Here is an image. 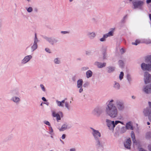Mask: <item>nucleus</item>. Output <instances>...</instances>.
Returning a JSON list of instances; mask_svg holds the SVG:
<instances>
[{
	"mask_svg": "<svg viewBox=\"0 0 151 151\" xmlns=\"http://www.w3.org/2000/svg\"><path fill=\"white\" fill-rule=\"evenodd\" d=\"M117 108L119 111L123 110L124 108L123 102L119 100L111 99L106 108V114L111 118H116L118 115Z\"/></svg>",
	"mask_w": 151,
	"mask_h": 151,
	"instance_id": "1",
	"label": "nucleus"
},
{
	"mask_svg": "<svg viewBox=\"0 0 151 151\" xmlns=\"http://www.w3.org/2000/svg\"><path fill=\"white\" fill-rule=\"evenodd\" d=\"M145 62L147 64L142 63L141 64V67L143 70L151 71V55L147 57Z\"/></svg>",
	"mask_w": 151,
	"mask_h": 151,
	"instance_id": "2",
	"label": "nucleus"
},
{
	"mask_svg": "<svg viewBox=\"0 0 151 151\" xmlns=\"http://www.w3.org/2000/svg\"><path fill=\"white\" fill-rule=\"evenodd\" d=\"M106 125L109 129L111 130H113L116 125L119 123H120L123 124V122L119 121H116L114 122V121H111L109 119H107L106 120Z\"/></svg>",
	"mask_w": 151,
	"mask_h": 151,
	"instance_id": "3",
	"label": "nucleus"
},
{
	"mask_svg": "<svg viewBox=\"0 0 151 151\" xmlns=\"http://www.w3.org/2000/svg\"><path fill=\"white\" fill-rule=\"evenodd\" d=\"M103 112V110L102 109L99 107H96L93 110L92 113L97 116H99L102 114Z\"/></svg>",
	"mask_w": 151,
	"mask_h": 151,
	"instance_id": "4",
	"label": "nucleus"
},
{
	"mask_svg": "<svg viewBox=\"0 0 151 151\" xmlns=\"http://www.w3.org/2000/svg\"><path fill=\"white\" fill-rule=\"evenodd\" d=\"M52 114L53 117H56L57 121L60 120L61 119L60 117H62L63 116V115L62 112L61 111H59L58 113H56V112L53 111H52Z\"/></svg>",
	"mask_w": 151,
	"mask_h": 151,
	"instance_id": "5",
	"label": "nucleus"
},
{
	"mask_svg": "<svg viewBox=\"0 0 151 151\" xmlns=\"http://www.w3.org/2000/svg\"><path fill=\"white\" fill-rule=\"evenodd\" d=\"M144 79L145 84H147L150 82L151 79V76L147 72H145L144 74Z\"/></svg>",
	"mask_w": 151,
	"mask_h": 151,
	"instance_id": "6",
	"label": "nucleus"
},
{
	"mask_svg": "<svg viewBox=\"0 0 151 151\" xmlns=\"http://www.w3.org/2000/svg\"><path fill=\"white\" fill-rule=\"evenodd\" d=\"M142 91L147 94L151 93V84L144 86L142 88Z\"/></svg>",
	"mask_w": 151,
	"mask_h": 151,
	"instance_id": "7",
	"label": "nucleus"
},
{
	"mask_svg": "<svg viewBox=\"0 0 151 151\" xmlns=\"http://www.w3.org/2000/svg\"><path fill=\"white\" fill-rule=\"evenodd\" d=\"M91 129L93 131L92 134L95 139L97 140L98 137H101V134L98 130H96L92 128H91Z\"/></svg>",
	"mask_w": 151,
	"mask_h": 151,
	"instance_id": "8",
	"label": "nucleus"
},
{
	"mask_svg": "<svg viewBox=\"0 0 151 151\" xmlns=\"http://www.w3.org/2000/svg\"><path fill=\"white\" fill-rule=\"evenodd\" d=\"M131 145V141L130 138L127 139L124 142V145L125 147L127 149H130Z\"/></svg>",
	"mask_w": 151,
	"mask_h": 151,
	"instance_id": "9",
	"label": "nucleus"
},
{
	"mask_svg": "<svg viewBox=\"0 0 151 151\" xmlns=\"http://www.w3.org/2000/svg\"><path fill=\"white\" fill-rule=\"evenodd\" d=\"M32 56L31 55L26 56L22 61V64H25L28 62L32 58Z\"/></svg>",
	"mask_w": 151,
	"mask_h": 151,
	"instance_id": "10",
	"label": "nucleus"
},
{
	"mask_svg": "<svg viewBox=\"0 0 151 151\" xmlns=\"http://www.w3.org/2000/svg\"><path fill=\"white\" fill-rule=\"evenodd\" d=\"M96 145L99 150H103L104 146L98 139L96 140Z\"/></svg>",
	"mask_w": 151,
	"mask_h": 151,
	"instance_id": "11",
	"label": "nucleus"
},
{
	"mask_svg": "<svg viewBox=\"0 0 151 151\" xmlns=\"http://www.w3.org/2000/svg\"><path fill=\"white\" fill-rule=\"evenodd\" d=\"M55 102L57 106L59 107H63L64 106L65 100H63L61 101H59L58 100H56L55 101Z\"/></svg>",
	"mask_w": 151,
	"mask_h": 151,
	"instance_id": "12",
	"label": "nucleus"
},
{
	"mask_svg": "<svg viewBox=\"0 0 151 151\" xmlns=\"http://www.w3.org/2000/svg\"><path fill=\"white\" fill-rule=\"evenodd\" d=\"M133 4L135 8H137L142 5L143 2L142 1H137L134 2Z\"/></svg>",
	"mask_w": 151,
	"mask_h": 151,
	"instance_id": "13",
	"label": "nucleus"
},
{
	"mask_svg": "<svg viewBox=\"0 0 151 151\" xmlns=\"http://www.w3.org/2000/svg\"><path fill=\"white\" fill-rule=\"evenodd\" d=\"M87 35L90 39H93L95 37L96 34L94 32H88Z\"/></svg>",
	"mask_w": 151,
	"mask_h": 151,
	"instance_id": "14",
	"label": "nucleus"
},
{
	"mask_svg": "<svg viewBox=\"0 0 151 151\" xmlns=\"http://www.w3.org/2000/svg\"><path fill=\"white\" fill-rule=\"evenodd\" d=\"M95 64L99 68H102L105 66L106 63H101L98 62H96Z\"/></svg>",
	"mask_w": 151,
	"mask_h": 151,
	"instance_id": "15",
	"label": "nucleus"
},
{
	"mask_svg": "<svg viewBox=\"0 0 151 151\" xmlns=\"http://www.w3.org/2000/svg\"><path fill=\"white\" fill-rule=\"evenodd\" d=\"M150 110L148 108L144 109L143 111L144 115L145 116H148L149 115Z\"/></svg>",
	"mask_w": 151,
	"mask_h": 151,
	"instance_id": "16",
	"label": "nucleus"
},
{
	"mask_svg": "<svg viewBox=\"0 0 151 151\" xmlns=\"http://www.w3.org/2000/svg\"><path fill=\"white\" fill-rule=\"evenodd\" d=\"M11 100L16 104H18L20 101V99L19 97L14 96L12 97Z\"/></svg>",
	"mask_w": 151,
	"mask_h": 151,
	"instance_id": "17",
	"label": "nucleus"
},
{
	"mask_svg": "<svg viewBox=\"0 0 151 151\" xmlns=\"http://www.w3.org/2000/svg\"><path fill=\"white\" fill-rule=\"evenodd\" d=\"M83 81L81 79H79L77 81V86L78 88L82 87Z\"/></svg>",
	"mask_w": 151,
	"mask_h": 151,
	"instance_id": "18",
	"label": "nucleus"
},
{
	"mask_svg": "<svg viewBox=\"0 0 151 151\" xmlns=\"http://www.w3.org/2000/svg\"><path fill=\"white\" fill-rule=\"evenodd\" d=\"M68 128V125L67 124H64L61 126V128L59 129L60 131H63L66 129Z\"/></svg>",
	"mask_w": 151,
	"mask_h": 151,
	"instance_id": "19",
	"label": "nucleus"
},
{
	"mask_svg": "<svg viewBox=\"0 0 151 151\" xmlns=\"http://www.w3.org/2000/svg\"><path fill=\"white\" fill-rule=\"evenodd\" d=\"M126 127L127 129L133 130L132 126L130 122H129L127 123Z\"/></svg>",
	"mask_w": 151,
	"mask_h": 151,
	"instance_id": "20",
	"label": "nucleus"
},
{
	"mask_svg": "<svg viewBox=\"0 0 151 151\" xmlns=\"http://www.w3.org/2000/svg\"><path fill=\"white\" fill-rule=\"evenodd\" d=\"M86 77L87 78H89L92 76V72L91 70H88L86 72Z\"/></svg>",
	"mask_w": 151,
	"mask_h": 151,
	"instance_id": "21",
	"label": "nucleus"
},
{
	"mask_svg": "<svg viewBox=\"0 0 151 151\" xmlns=\"http://www.w3.org/2000/svg\"><path fill=\"white\" fill-rule=\"evenodd\" d=\"M113 31L112 30L110 32H109V33H107L104 36V38H107L108 37H109L110 36H112L113 35Z\"/></svg>",
	"mask_w": 151,
	"mask_h": 151,
	"instance_id": "22",
	"label": "nucleus"
},
{
	"mask_svg": "<svg viewBox=\"0 0 151 151\" xmlns=\"http://www.w3.org/2000/svg\"><path fill=\"white\" fill-rule=\"evenodd\" d=\"M131 136L132 138V141L133 143H135V142H136V141L135 139V135L133 132L132 131L131 132Z\"/></svg>",
	"mask_w": 151,
	"mask_h": 151,
	"instance_id": "23",
	"label": "nucleus"
},
{
	"mask_svg": "<svg viewBox=\"0 0 151 151\" xmlns=\"http://www.w3.org/2000/svg\"><path fill=\"white\" fill-rule=\"evenodd\" d=\"M114 87L117 89H119L120 88V85L119 83L116 82H114Z\"/></svg>",
	"mask_w": 151,
	"mask_h": 151,
	"instance_id": "24",
	"label": "nucleus"
},
{
	"mask_svg": "<svg viewBox=\"0 0 151 151\" xmlns=\"http://www.w3.org/2000/svg\"><path fill=\"white\" fill-rule=\"evenodd\" d=\"M141 42L140 40H136L135 42H132V45H137L140 43H141Z\"/></svg>",
	"mask_w": 151,
	"mask_h": 151,
	"instance_id": "25",
	"label": "nucleus"
},
{
	"mask_svg": "<svg viewBox=\"0 0 151 151\" xmlns=\"http://www.w3.org/2000/svg\"><path fill=\"white\" fill-rule=\"evenodd\" d=\"M108 72L109 73H111L114 70V68L112 67H109L108 68Z\"/></svg>",
	"mask_w": 151,
	"mask_h": 151,
	"instance_id": "26",
	"label": "nucleus"
},
{
	"mask_svg": "<svg viewBox=\"0 0 151 151\" xmlns=\"http://www.w3.org/2000/svg\"><path fill=\"white\" fill-rule=\"evenodd\" d=\"M37 48V44L34 43L32 47V50H34Z\"/></svg>",
	"mask_w": 151,
	"mask_h": 151,
	"instance_id": "27",
	"label": "nucleus"
},
{
	"mask_svg": "<svg viewBox=\"0 0 151 151\" xmlns=\"http://www.w3.org/2000/svg\"><path fill=\"white\" fill-rule=\"evenodd\" d=\"M65 106L66 108L68 110H69L70 109V106L69 105L68 103L67 102H65Z\"/></svg>",
	"mask_w": 151,
	"mask_h": 151,
	"instance_id": "28",
	"label": "nucleus"
},
{
	"mask_svg": "<svg viewBox=\"0 0 151 151\" xmlns=\"http://www.w3.org/2000/svg\"><path fill=\"white\" fill-rule=\"evenodd\" d=\"M124 76V73L122 72H121L119 75V79L121 80L123 78Z\"/></svg>",
	"mask_w": 151,
	"mask_h": 151,
	"instance_id": "29",
	"label": "nucleus"
},
{
	"mask_svg": "<svg viewBox=\"0 0 151 151\" xmlns=\"http://www.w3.org/2000/svg\"><path fill=\"white\" fill-rule=\"evenodd\" d=\"M38 42V40L36 34H35L34 43L37 44V42Z\"/></svg>",
	"mask_w": 151,
	"mask_h": 151,
	"instance_id": "30",
	"label": "nucleus"
},
{
	"mask_svg": "<svg viewBox=\"0 0 151 151\" xmlns=\"http://www.w3.org/2000/svg\"><path fill=\"white\" fill-rule=\"evenodd\" d=\"M54 62L56 64H59L60 62V61L58 58H56L54 60Z\"/></svg>",
	"mask_w": 151,
	"mask_h": 151,
	"instance_id": "31",
	"label": "nucleus"
},
{
	"mask_svg": "<svg viewBox=\"0 0 151 151\" xmlns=\"http://www.w3.org/2000/svg\"><path fill=\"white\" fill-rule=\"evenodd\" d=\"M26 9L28 12H31L32 11V9L31 7L26 8Z\"/></svg>",
	"mask_w": 151,
	"mask_h": 151,
	"instance_id": "32",
	"label": "nucleus"
},
{
	"mask_svg": "<svg viewBox=\"0 0 151 151\" xmlns=\"http://www.w3.org/2000/svg\"><path fill=\"white\" fill-rule=\"evenodd\" d=\"M127 79L130 82L132 80V78L131 76L129 75H127Z\"/></svg>",
	"mask_w": 151,
	"mask_h": 151,
	"instance_id": "33",
	"label": "nucleus"
},
{
	"mask_svg": "<svg viewBox=\"0 0 151 151\" xmlns=\"http://www.w3.org/2000/svg\"><path fill=\"white\" fill-rule=\"evenodd\" d=\"M148 116L149 120L151 122V110L150 111V113Z\"/></svg>",
	"mask_w": 151,
	"mask_h": 151,
	"instance_id": "34",
	"label": "nucleus"
},
{
	"mask_svg": "<svg viewBox=\"0 0 151 151\" xmlns=\"http://www.w3.org/2000/svg\"><path fill=\"white\" fill-rule=\"evenodd\" d=\"M44 124H46L47 125H48L49 126H50V123L48 121H44Z\"/></svg>",
	"mask_w": 151,
	"mask_h": 151,
	"instance_id": "35",
	"label": "nucleus"
},
{
	"mask_svg": "<svg viewBox=\"0 0 151 151\" xmlns=\"http://www.w3.org/2000/svg\"><path fill=\"white\" fill-rule=\"evenodd\" d=\"M40 86L42 89V90L44 91H45V88L44 86L42 84H41L40 85Z\"/></svg>",
	"mask_w": 151,
	"mask_h": 151,
	"instance_id": "36",
	"label": "nucleus"
},
{
	"mask_svg": "<svg viewBox=\"0 0 151 151\" xmlns=\"http://www.w3.org/2000/svg\"><path fill=\"white\" fill-rule=\"evenodd\" d=\"M150 136V133L148 132L147 134V138H149Z\"/></svg>",
	"mask_w": 151,
	"mask_h": 151,
	"instance_id": "37",
	"label": "nucleus"
},
{
	"mask_svg": "<svg viewBox=\"0 0 151 151\" xmlns=\"http://www.w3.org/2000/svg\"><path fill=\"white\" fill-rule=\"evenodd\" d=\"M80 89L79 90V92L80 93H81L83 91V89L82 88V87H80Z\"/></svg>",
	"mask_w": 151,
	"mask_h": 151,
	"instance_id": "38",
	"label": "nucleus"
},
{
	"mask_svg": "<svg viewBox=\"0 0 151 151\" xmlns=\"http://www.w3.org/2000/svg\"><path fill=\"white\" fill-rule=\"evenodd\" d=\"M148 148L150 151H151V145H149L148 146Z\"/></svg>",
	"mask_w": 151,
	"mask_h": 151,
	"instance_id": "39",
	"label": "nucleus"
},
{
	"mask_svg": "<svg viewBox=\"0 0 151 151\" xmlns=\"http://www.w3.org/2000/svg\"><path fill=\"white\" fill-rule=\"evenodd\" d=\"M88 69V67H84L83 68V70H86Z\"/></svg>",
	"mask_w": 151,
	"mask_h": 151,
	"instance_id": "40",
	"label": "nucleus"
},
{
	"mask_svg": "<svg viewBox=\"0 0 151 151\" xmlns=\"http://www.w3.org/2000/svg\"><path fill=\"white\" fill-rule=\"evenodd\" d=\"M104 38V37H103L102 38H101L100 39V41H101V42H103V41H104V40H105V38Z\"/></svg>",
	"mask_w": 151,
	"mask_h": 151,
	"instance_id": "41",
	"label": "nucleus"
},
{
	"mask_svg": "<svg viewBox=\"0 0 151 151\" xmlns=\"http://www.w3.org/2000/svg\"><path fill=\"white\" fill-rule=\"evenodd\" d=\"M65 135L64 134H63L62 135V139H64L65 138Z\"/></svg>",
	"mask_w": 151,
	"mask_h": 151,
	"instance_id": "42",
	"label": "nucleus"
},
{
	"mask_svg": "<svg viewBox=\"0 0 151 151\" xmlns=\"http://www.w3.org/2000/svg\"><path fill=\"white\" fill-rule=\"evenodd\" d=\"M45 50L47 52L49 53H50V50L48 48H46L45 49Z\"/></svg>",
	"mask_w": 151,
	"mask_h": 151,
	"instance_id": "43",
	"label": "nucleus"
},
{
	"mask_svg": "<svg viewBox=\"0 0 151 151\" xmlns=\"http://www.w3.org/2000/svg\"><path fill=\"white\" fill-rule=\"evenodd\" d=\"M106 52H104V53H103V58L104 59H105L106 58Z\"/></svg>",
	"mask_w": 151,
	"mask_h": 151,
	"instance_id": "44",
	"label": "nucleus"
},
{
	"mask_svg": "<svg viewBox=\"0 0 151 151\" xmlns=\"http://www.w3.org/2000/svg\"><path fill=\"white\" fill-rule=\"evenodd\" d=\"M146 2L147 4L151 2V0H147Z\"/></svg>",
	"mask_w": 151,
	"mask_h": 151,
	"instance_id": "45",
	"label": "nucleus"
},
{
	"mask_svg": "<svg viewBox=\"0 0 151 151\" xmlns=\"http://www.w3.org/2000/svg\"><path fill=\"white\" fill-rule=\"evenodd\" d=\"M42 99L45 101H46V100L44 97H42Z\"/></svg>",
	"mask_w": 151,
	"mask_h": 151,
	"instance_id": "46",
	"label": "nucleus"
},
{
	"mask_svg": "<svg viewBox=\"0 0 151 151\" xmlns=\"http://www.w3.org/2000/svg\"><path fill=\"white\" fill-rule=\"evenodd\" d=\"M76 149L75 148H72L70 149V151H75Z\"/></svg>",
	"mask_w": 151,
	"mask_h": 151,
	"instance_id": "47",
	"label": "nucleus"
},
{
	"mask_svg": "<svg viewBox=\"0 0 151 151\" xmlns=\"http://www.w3.org/2000/svg\"><path fill=\"white\" fill-rule=\"evenodd\" d=\"M61 33L63 34H66L68 33V32L67 31H62Z\"/></svg>",
	"mask_w": 151,
	"mask_h": 151,
	"instance_id": "48",
	"label": "nucleus"
},
{
	"mask_svg": "<svg viewBox=\"0 0 151 151\" xmlns=\"http://www.w3.org/2000/svg\"><path fill=\"white\" fill-rule=\"evenodd\" d=\"M148 104H149V106L151 108V102H148Z\"/></svg>",
	"mask_w": 151,
	"mask_h": 151,
	"instance_id": "49",
	"label": "nucleus"
},
{
	"mask_svg": "<svg viewBox=\"0 0 151 151\" xmlns=\"http://www.w3.org/2000/svg\"><path fill=\"white\" fill-rule=\"evenodd\" d=\"M53 132V130L52 129V127H51V132Z\"/></svg>",
	"mask_w": 151,
	"mask_h": 151,
	"instance_id": "50",
	"label": "nucleus"
},
{
	"mask_svg": "<svg viewBox=\"0 0 151 151\" xmlns=\"http://www.w3.org/2000/svg\"><path fill=\"white\" fill-rule=\"evenodd\" d=\"M150 124V123L149 122H147V125H149Z\"/></svg>",
	"mask_w": 151,
	"mask_h": 151,
	"instance_id": "51",
	"label": "nucleus"
},
{
	"mask_svg": "<svg viewBox=\"0 0 151 151\" xmlns=\"http://www.w3.org/2000/svg\"><path fill=\"white\" fill-rule=\"evenodd\" d=\"M73 0H70V1L71 2Z\"/></svg>",
	"mask_w": 151,
	"mask_h": 151,
	"instance_id": "52",
	"label": "nucleus"
},
{
	"mask_svg": "<svg viewBox=\"0 0 151 151\" xmlns=\"http://www.w3.org/2000/svg\"><path fill=\"white\" fill-rule=\"evenodd\" d=\"M28 1H29L30 0H27Z\"/></svg>",
	"mask_w": 151,
	"mask_h": 151,
	"instance_id": "53",
	"label": "nucleus"
},
{
	"mask_svg": "<svg viewBox=\"0 0 151 151\" xmlns=\"http://www.w3.org/2000/svg\"><path fill=\"white\" fill-rule=\"evenodd\" d=\"M132 0H129L130 1H131Z\"/></svg>",
	"mask_w": 151,
	"mask_h": 151,
	"instance_id": "54",
	"label": "nucleus"
},
{
	"mask_svg": "<svg viewBox=\"0 0 151 151\" xmlns=\"http://www.w3.org/2000/svg\"><path fill=\"white\" fill-rule=\"evenodd\" d=\"M121 50H123V49H121Z\"/></svg>",
	"mask_w": 151,
	"mask_h": 151,
	"instance_id": "55",
	"label": "nucleus"
}]
</instances>
